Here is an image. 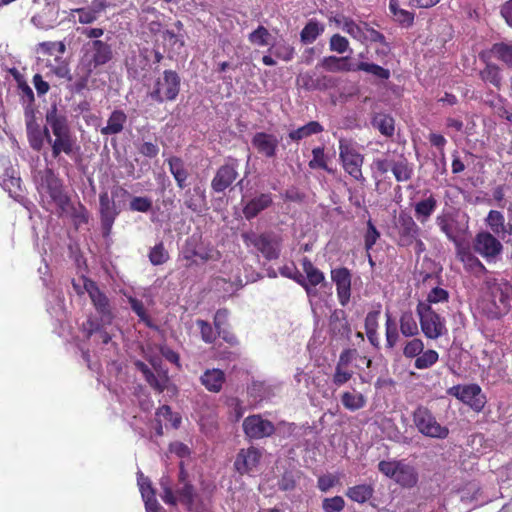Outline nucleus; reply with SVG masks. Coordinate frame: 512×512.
Wrapping results in <instances>:
<instances>
[{"label":"nucleus","mask_w":512,"mask_h":512,"mask_svg":"<svg viewBox=\"0 0 512 512\" xmlns=\"http://www.w3.org/2000/svg\"><path fill=\"white\" fill-rule=\"evenodd\" d=\"M472 249L468 243L457 245L455 247L456 257L468 273L473 274L475 277H480L486 274L488 270Z\"/></svg>","instance_id":"18"},{"label":"nucleus","mask_w":512,"mask_h":512,"mask_svg":"<svg viewBox=\"0 0 512 512\" xmlns=\"http://www.w3.org/2000/svg\"><path fill=\"white\" fill-rule=\"evenodd\" d=\"M83 287L101 319L110 323L113 319V313L106 294L100 290L95 281L87 277H83Z\"/></svg>","instance_id":"15"},{"label":"nucleus","mask_w":512,"mask_h":512,"mask_svg":"<svg viewBox=\"0 0 512 512\" xmlns=\"http://www.w3.org/2000/svg\"><path fill=\"white\" fill-rule=\"evenodd\" d=\"M127 122V115L123 110L115 109L110 114L107 125L102 127L100 132L102 135H116L123 131Z\"/></svg>","instance_id":"28"},{"label":"nucleus","mask_w":512,"mask_h":512,"mask_svg":"<svg viewBox=\"0 0 512 512\" xmlns=\"http://www.w3.org/2000/svg\"><path fill=\"white\" fill-rule=\"evenodd\" d=\"M302 269L306 274V281L308 289L310 286L316 287L325 280L324 273L313 265L309 258L304 257L301 262Z\"/></svg>","instance_id":"35"},{"label":"nucleus","mask_w":512,"mask_h":512,"mask_svg":"<svg viewBox=\"0 0 512 512\" xmlns=\"http://www.w3.org/2000/svg\"><path fill=\"white\" fill-rule=\"evenodd\" d=\"M342 405L349 411H357L366 406V397L360 392H343L341 395Z\"/></svg>","instance_id":"41"},{"label":"nucleus","mask_w":512,"mask_h":512,"mask_svg":"<svg viewBox=\"0 0 512 512\" xmlns=\"http://www.w3.org/2000/svg\"><path fill=\"white\" fill-rule=\"evenodd\" d=\"M324 128L318 121H310L307 124L289 132L288 137L292 141H300L314 134L323 132Z\"/></svg>","instance_id":"38"},{"label":"nucleus","mask_w":512,"mask_h":512,"mask_svg":"<svg viewBox=\"0 0 512 512\" xmlns=\"http://www.w3.org/2000/svg\"><path fill=\"white\" fill-rule=\"evenodd\" d=\"M82 61L85 63L88 73L106 65L113 59L112 46L102 40H91L83 46Z\"/></svg>","instance_id":"9"},{"label":"nucleus","mask_w":512,"mask_h":512,"mask_svg":"<svg viewBox=\"0 0 512 512\" xmlns=\"http://www.w3.org/2000/svg\"><path fill=\"white\" fill-rule=\"evenodd\" d=\"M226 380L225 374L220 369H207L200 377L201 384L210 392L221 391Z\"/></svg>","instance_id":"27"},{"label":"nucleus","mask_w":512,"mask_h":512,"mask_svg":"<svg viewBox=\"0 0 512 512\" xmlns=\"http://www.w3.org/2000/svg\"><path fill=\"white\" fill-rule=\"evenodd\" d=\"M325 30V26L316 19H310L300 32L301 42L304 44L313 43Z\"/></svg>","instance_id":"37"},{"label":"nucleus","mask_w":512,"mask_h":512,"mask_svg":"<svg viewBox=\"0 0 512 512\" xmlns=\"http://www.w3.org/2000/svg\"><path fill=\"white\" fill-rule=\"evenodd\" d=\"M45 119L51 129L50 133H46V142L51 147V155L54 159L60 161L62 153L70 156L80 150L77 139L71 131L67 115L64 111L59 110L56 104H52L47 110Z\"/></svg>","instance_id":"1"},{"label":"nucleus","mask_w":512,"mask_h":512,"mask_svg":"<svg viewBox=\"0 0 512 512\" xmlns=\"http://www.w3.org/2000/svg\"><path fill=\"white\" fill-rule=\"evenodd\" d=\"M448 394L468 405L473 411L481 412L487 398L478 384L455 385L448 390Z\"/></svg>","instance_id":"11"},{"label":"nucleus","mask_w":512,"mask_h":512,"mask_svg":"<svg viewBox=\"0 0 512 512\" xmlns=\"http://www.w3.org/2000/svg\"><path fill=\"white\" fill-rule=\"evenodd\" d=\"M0 184L4 190L9 193V196L18 200L21 196V179L9 174L6 171L0 178Z\"/></svg>","instance_id":"42"},{"label":"nucleus","mask_w":512,"mask_h":512,"mask_svg":"<svg viewBox=\"0 0 512 512\" xmlns=\"http://www.w3.org/2000/svg\"><path fill=\"white\" fill-rule=\"evenodd\" d=\"M339 159L342 167L354 180L364 183L366 181L362 173L364 156L357 148L344 138L339 140Z\"/></svg>","instance_id":"7"},{"label":"nucleus","mask_w":512,"mask_h":512,"mask_svg":"<svg viewBox=\"0 0 512 512\" xmlns=\"http://www.w3.org/2000/svg\"><path fill=\"white\" fill-rule=\"evenodd\" d=\"M480 79L488 85L500 90L502 87V74L501 69L494 63H487L485 67L479 72Z\"/></svg>","instance_id":"32"},{"label":"nucleus","mask_w":512,"mask_h":512,"mask_svg":"<svg viewBox=\"0 0 512 512\" xmlns=\"http://www.w3.org/2000/svg\"><path fill=\"white\" fill-rule=\"evenodd\" d=\"M372 126L386 136L391 137L395 131V121L392 116L385 113H376L372 118Z\"/></svg>","instance_id":"36"},{"label":"nucleus","mask_w":512,"mask_h":512,"mask_svg":"<svg viewBox=\"0 0 512 512\" xmlns=\"http://www.w3.org/2000/svg\"><path fill=\"white\" fill-rule=\"evenodd\" d=\"M412 420L422 435L435 439H445L449 429L437 422L433 413L425 406H418L412 413Z\"/></svg>","instance_id":"8"},{"label":"nucleus","mask_w":512,"mask_h":512,"mask_svg":"<svg viewBox=\"0 0 512 512\" xmlns=\"http://www.w3.org/2000/svg\"><path fill=\"white\" fill-rule=\"evenodd\" d=\"M364 23L365 22L356 23L350 18H344L342 29L354 39L360 42H365Z\"/></svg>","instance_id":"48"},{"label":"nucleus","mask_w":512,"mask_h":512,"mask_svg":"<svg viewBox=\"0 0 512 512\" xmlns=\"http://www.w3.org/2000/svg\"><path fill=\"white\" fill-rule=\"evenodd\" d=\"M242 426L245 435L250 439L266 438L275 432L274 424L259 414L246 417Z\"/></svg>","instance_id":"17"},{"label":"nucleus","mask_w":512,"mask_h":512,"mask_svg":"<svg viewBox=\"0 0 512 512\" xmlns=\"http://www.w3.org/2000/svg\"><path fill=\"white\" fill-rule=\"evenodd\" d=\"M491 53L508 67H512V44L505 42L494 43L491 47Z\"/></svg>","instance_id":"46"},{"label":"nucleus","mask_w":512,"mask_h":512,"mask_svg":"<svg viewBox=\"0 0 512 512\" xmlns=\"http://www.w3.org/2000/svg\"><path fill=\"white\" fill-rule=\"evenodd\" d=\"M169 170L173 175L177 186L184 189L187 186L188 171L185 167L184 161L176 156L168 159Z\"/></svg>","instance_id":"33"},{"label":"nucleus","mask_w":512,"mask_h":512,"mask_svg":"<svg viewBox=\"0 0 512 512\" xmlns=\"http://www.w3.org/2000/svg\"><path fill=\"white\" fill-rule=\"evenodd\" d=\"M251 243L269 261L277 259L280 255V240L271 233L255 236Z\"/></svg>","instance_id":"23"},{"label":"nucleus","mask_w":512,"mask_h":512,"mask_svg":"<svg viewBox=\"0 0 512 512\" xmlns=\"http://www.w3.org/2000/svg\"><path fill=\"white\" fill-rule=\"evenodd\" d=\"M238 167V159L228 157L226 162L217 169L211 180V189L215 193L224 192L238 178Z\"/></svg>","instance_id":"16"},{"label":"nucleus","mask_w":512,"mask_h":512,"mask_svg":"<svg viewBox=\"0 0 512 512\" xmlns=\"http://www.w3.org/2000/svg\"><path fill=\"white\" fill-rule=\"evenodd\" d=\"M391 171L398 182H406L413 176V166L403 156L392 163Z\"/></svg>","instance_id":"39"},{"label":"nucleus","mask_w":512,"mask_h":512,"mask_svg":"<svg viewBox=\"0 0 512 512\" xmlns=\"http://www.w3.org/2000/svg\"><path fill=\"white\" fill-rule=\"evenodd\" d=\"M128 302L130 304L131 309L139 317L140 321H142L147 327L153 328L154 325L152 323L151 317L148 315L143 302L134 297H129Z\"/></svg>","instance_id":"52"},{"label":"nucleus","mask_w":512,"mask_h":512,"mask_svg":"<svg viewBox=\"0 0 512 512\" xmlns=\"http://www.w3.org/2000/svg\"><path fill=\"white\" fill-rule=\"evenodd\" d=\"M180 485L181 486L176 490L179 501L184 504L188 510H191L196 497L195 488L191 482L181 483Z\"/></svg>","instance_id":"45"},{"label":"nucleus","mask_w":512,"mask_h":512,"mask_svg":"<svg viewBox=\"0 0 512 512\" xmlns=\"http://www.w3.org/2000/svg\"><path fill=\"white\" fill-rule=\"evenodd\" d=\"M512 284L503 278L487 276L483 282V294L479 308L490 320H498L510 310Z\"/></svg>","instance_id":"2"},{"label":"nucleus","mask_w":512,"mask_h":512,"mask_svg":"<svg viewBox=\"0 0 512 512\" xmlns=\"http://www.w3.org/2000/svg\"><path fill=\"white\" fill-rule=\"evenodd\" d=\"M436 224L447 239L457 245L465 243L464 239L469 230L468 217L459 219L453 214H440L436 217Z\"/></svg>","instance_id":"10"},{"label":"nucleus","mask_w":512,"mask_h":512,"mask_svg":"<svg viewBox=\"0 0 512 512\" xmlns=\"http://www.w3.org/2000/svg\"><path fill=\"white\" fill-rule=\"evenodd\" d=\"M149 261L154 266L164 264L169 259L168 251L164 247V243L161 241L152 247L148 254Z\"/></svg>","instance_id":"51"},{"label":"nucleus","mask_w":512,"mask_h":512,"mask_svg":"<svg viewBox=\"0 0 512 512\" xmlns=\"http://www.w3.org/2000/svg\"><path fill=\"white\" fill-rule=\"evenodd\" d=\"M485 222L494 234L500 235L502 229L504 228L505 218L502 212L498 210H490L485 219Z\"/></svg>","instance_id":"50"},{"label":"nucleus","mask_w":512,"mask_h":512,"mask_svg":"<svg viewBox=\"0 0 512 512\" xmlns=\"http://www.w3.org/2000/svg\"><path fill=\"white\" fill-rule=\"evenodd\" d=\"M262 459V452L260 449L250 446L242 448L237 453L234 461V468L240 475L250 474L253 472Z\"/></svg>","instance_id":"19"},{"label":"nucleus","mask_w":512,"mask_h":512,"mask_svg":"<svg viewBox=\"0 0 512 512\" xmlns=\"http://www.w3.org/2000/svg\"><path fill=\"white\" fill-rule=\"evenodd\" d=\"M472 248L487 262L495 261L503 252L501 241L489 231L478 232L473 239Z\"/></svg>","instance_id":"13"},{"label":"nucleus","mask_w":512,"mask_h":512,"mask_svg":"<svg viewBox=\"0 0 512 512\" xmlns=\"http://www.w3.org/2000/svg\"><path fill=\"white\" fill-rule=\"evenodd\" d=\"M424 350V343L420 338L412 337L403 347V355L406 358H417Z\"/></svg>","instance_id":"56"},{"label":"nucleus","mask_w":512,"mask_h":512,"mask_svg":"<svg viewBox=\"0 0 512 512\" xmlns=\"http://www.w3.org/2000/svg\"><path fill=\"white\" fill-rule=\"evenodd\" d=\"M328 329L330 335L335 339L348 338L351 333V327L347 319V314L343 309H335L329 316Z\"/></svg>","instance_id":"25"},{"label":"nucleus","mask_w":512,"mask_h":512,"mask_svg":"<svg viewBox=\"0 0 512 512\" xmlns=\"http://www.w3.org/2000/svg\"><path fill=\"white\" fill-rule=\"evenodd\" d=\"M385 336L386 348L393 349L399 340V332L397 330L396 323L392 320L389 314H387L385 322Z\"/></svg>","instance_id":"53"},{"label":"nucleus","mask_w":512,"mask_h":512,"mask_svg":"<svg viewBox=\"0 0 512 512\" xmlns=\"http://www.w3.org/2000/svg\"><path fill=\"white\" fill-rule=\"evenodd\" d=\"M270 32L263 25H259L248 35V40L251 44L257 46H267L269 44Z\"/></svg>","instance_id":"55"},{"label":"nucleus","mask_w":512,"mask_h":512,"mask_svg":"<svg viewBox=\"0 0 512 512\" xmlns=\"http://www.w3.org/2000/svg\"><path fill=\"white\" fill-rule=\"evenodd\" d=\"M152 207V199L147 196H133L129 202V210L132 212L148 213Z\"/></svg>","instance_id":"54"},{"label":"nucleus","mask_w":512,"mask_h":512,"mask_svg":"<svg viewBox=\"0 0 512 512\" xmlns=\"http://www.w3.org/2000/svg\"><path fill=\"white\" fill-rule=\"evenodd\" d=\"M146 382L154 389L156 390L158 393H162L164 392L167 387H168V383L170 381L169 379V376L167 374V372H163L162 374H159L158 376H156L152 370L147 373L145 376H144Z\"/></svg>","instance_id":"49"},{"label":"nucleus","mask_w":512,"mask_h":512,"mask_svg":"<svg viewBox=\"0 0 512 512\" xmlns=\"http://www.w3.org/2000/svg\"><path fill=\"white\" fill-rule=\"evenodd\" d=\"M181 78L174 70H165L162 76L158 77L153 89L148 96L157 103L175 101L180 93Z\"/></svg>","instance_id":"5"},{"label":"nucleus","mask_w":512,"mask_h":512,"mask_svg":"<svg viewBox=\"0 0 512 512\" xmlns=\"http://www.w3.org/2000/svg\"><path fill=\"white\" fill-rule=\"evenodd\" d=\"M437 208V200L433 195L415 204L414 211L418 221L422 224L428 221Z\"/></svg>","instance_id":"34"},{"label":"nucleus","mask_w":512,"mask_h":512,"mask_svg":"<svg viewBox=\"0 0 512 512\" xmlns=\"http://www.w3.org/2000/svg\"><path fill=\"white\" fill-rule=\"evenodd\" d=\"M294 53V48L286 42H282L274 46L273 50V54L275 55V57L286 62L291 61L293 59Z\"/></svg>","instance_id":"64"},{"label":"nucleus","mask_w":512,"mask_h":512,"mask_svg":"<svg viewBox=\"0 0 512 512\" xmlns=\"http://www.w3.org/2000/svg\"><path fill=\"white\" fill-rule=\"evenodd\" d=\"M397 233L396 243L399 247H410L417 237L420 236L421 229L413 217L406 211H401L395 222Z\"/></svg>","instance_id":"14"},{"label":"nucleus","mask_w":512,"mask_h":512,"mask_svg":"<svg viewBox=\"0 0 512 512\" xmlns=\"http://www.w3.org/2000/svg\"><path fill=\"white\" fill-rule=\"evenodd\" d=\"M39 48L43 54L63 55L66 51V45L62 41H46L39 44Z\"/></svg>","instance_id":"59"},{"label":"nucleus","mask_w":512,"mask_h":512,"mask_svg":"<svg viewBox=\"0 0 512 512\" xmlns=\"http://www.w3.org/2000/svg\"><path fill=\"white\" fill-rule=\"evenodd\" d=\"M340 483V477L335 474H324L318 477L317 487L321 492H328Z\"/></svg>","instance_id":"63"},{"label":"nucleus","mask_w":512,"mask_h":512,"mask_svg":"<svg viewBox=\"0 0 512 512\" xmlns=\"http://www.w3.org/2000/svg\"><path fill=\"white\" fill-rule=\"evenodd\" d=\"M331 279L335 283L338 301L345 307L351 298V273L346 267L335 268L331 271Z\"/></svg>","instance_id":"21"},{"label":"nucleus","mask_w":512,"mask_h":512,"mask_svg":"<svg viewBox=\"0 0 512 512\" xmlns=\"http://www.w3.org/2000/svg\"><path fill=\"white\" fill-rule=\"evenodd\" d=\"M353 71H363L381 80H388L390 78V71L378 64L359 62L354 65Z\"/></svg>","instance_id":"44"},{"label":"nucleus","mask_w":512,"mask_h":512,"mask_svg":"<svg viewBox=\"0 0 512 512\" xmlns=\"http://www.w3.org/2000/svg\"><path fill=\"white\" fill-rule=\"evenodd\" d=\"M345 508V501L341 496L324 498L322 501L323 512H342Z\"/></svg>","instance_id":"58"},{"label":"nucleus","mask_w":512,"mask_h":512,"mask_svg":"<svg viewBox=\"0 0 512 512\" xmlns=\"http://www.w3.org/2000/svg\"><path fill=\"white\" fill-rule=\"evenodd\" d=\"M312 156L313 158L309 161V167L311 169L320 168L329 171L323 147H315L312 150Z\"/></svg>","instance_id":"62"},{"label":"nucleus","mask_w":512,"mask_h":512,"mask_svg":"<svg viewBox=\"0 0 512 512\" xmlns=\"http://www.w3.org/2000/svg\"><path fill=\"white\" fill-rule=\"evenodd\" d=\"M439 354L436 350L428 349L422 351L421 354L415 359L414 367L419 370L428 369L437 363Z\"/></svg>","instance_id":"47"},{"label":"nucleus","mask_w":512,"mask_h":512,"mask_svg":"<svg viewBox=\"0 0 512 512\" xmlns=\"http://www.w3.org/2000/svg\"><path fill=\"white\" fill-rule=\"evenodd\" d=\"M345 495L353 502L364 504L374 495V487L371 484H358L348 487Z\"/></svg>","instance_id":"31"},{"label":"nucleus","mask_w":512,"mask_h":512,"mask_svg":"<svg viewBox=\"0 0 512 512\" xmlns=\"http://www.w3.org/2000/svg\"><path fill=\"white\" fill-rule=\"evenodd\" d=\"M273 205V195L271 193H260L251 198L243 207V215L247 220L257 217L262 211Z\"/></svg>","instance_id":"26"},{"label":"nucleus","mask_w":512,"mask_h":512,"mask_svg":"<svg viewBox=\"0 0 512 512\" xmlns=\"http://www.w3.org/2000/svg\"><path fill=\"white\" fill-rule=\"evenodd\" d=\"M298 82L308 91H325L336 87L337 80L332 76L314 72H306L298 77Z\"/></svg>","instance_id":"22"},{"label":"nucleus","mask_w":512,"mask_h":512,"mask_svg":"<svg viewBox=\"0 0 512 512\" xmlns=\"http://www.w3.org/2000/svg\"><path fill=\"white\" fill-rule=\"evenodd\" d=\"M128 194V191L120 186L112 190V197L109 196L107 191H102L99 194V218L103 237L110 236L113 225L121 212L113 198Z\"/></svg>","instance_id":"3"},{"label":"nucleus","mask_w":512,"mask_h":512,"mask_svg":"<svg viewBox=\"0 0 512 512\" xmlns=\"http://www.w3.org/2000/svg\"><path fill=\"white\" fill-rule=\"evenodd\" d=\"M151 53L150 49L146 47L130 50L125 58V66L128 74L133 78H137L143 74L149 67Z\"/></svg>","instance_id":"20"},{"label":"nucleus","mask_w":512,"mask_h":512,"mask_svg":"<svg viewBox=\"0 0 512 512\" xmlns=\"http://www.w3.org/2000/svg\"><path fill=\"white\" fill-rule=\"evenodd\" d=\"M380 238V232L371 220L367 222V230L364 235V245L367 252H369Z\"/></svg>","instance_id":"61"},{"label":"nucleus","mask_w":512,"mask_h":512,"mask_svg":"<svg viewBox=\"0 0 512 512\" xmlns=\"http://www.w3.org/2000/svg\"><path fill=\"white\" fill-rule=\"evenodd\" d=\"M421 331L427 339L436 340L448 333L446 320L429 304L419 302L416 307Z\"/></svg>","instance_id":"6"},{"label":"nucleus","mask_w":512,"mask_h":512,"mask_svg":"<svg viewBox=\"0 0 512 512\" xmlns=\"http://www.w3.org/2000/svg\"><path fill=\"white\" fill-rule=\"evenodd\" d=\"M251 143L257 152L266 158H274L277 154L279 140L273 134L257 132L252 137Z\"/></svg>","instance_id":"24"},{"label":"nucleus","mask_w":512,"mask_h":512,"mask_svg":"<svg viewBox=\"0 0 512 512\" xmlns=\"http://www.w3.org/2000/svg\"><path fill=\"white\" fill-rule=\"evenodd\" d=\"M50 127L45 126L41 128L38 124L27 125V136L30 147L37 152H40L46 141V133H50Z\"/></svg>","instance_id":"30"},{"label":"nucleus","mask_w":512,"mask_h":512,"mask_svg":"<svg viewBox=\"0 0 512 512\" xmlns=\"http://www.w3.org/2000/svg\"><path fill=\"white\" fill-rule=\"evenodd\" d=\"M399 329L404 337L411 338L419 334L418 324L410 311L403 312L399 319Z\"/></svg>","instance_id":"40"},{"label":"nucleus","mask_w":512,"mask_h":512,"mask_svg":"<svg viewBox=\"0 0 512 512\" xmlns=\"http://www.w3.org/2000/svg\"><path fill=\"white\" fill-rule=\"evenodd\" d=\"M199 250L192 240H187L182 250V257L186 261L185 267L191 268L197 264L195 257H198Z\"/></svg>","instance_id":"57"},{"label":"nucleus","mask_w":512,"mask_h":512,"mask_svg":"<svg viewBox=\"0 0 512 512\" xmlns=\"http://www.w3.org/2000/svg\"><path fill=\"white\" fill-rule=\"evenodd\" d=\"M138 485L144 502L156 499L155 490L152 487V483L148 477H144L143 474H140L138 477Z\"/></svg>","instance_id":"60"},{"label":"nucleus","mask_w":512,"mask_h":512,"mask_svg":"<svg viewBox=\"0 0 512 512\" xmlns=\"http://www.w3.org/2000/svg\"><path fill=\"white\" fill-rule=\"evenodd\" d=\"M349 57L327 56L324 57L316 66L329 72H350L354 69V64L348 62Z\"/></svg>","instance_id":"29"},{"label":"nucleus","mask_w":512,"mask_h":512,"mask_svg":"<svg viewBox=\"0 0 512 512\" xmlns=\"http://www.w3.org/2000/svg\"><path fill=\"white\" fill-rule=\"evenodd\" d=\"M204 195L200 187L189 189L184 194V205L192 212H201Z\"/></svg>","instance_id":"43"},{"label":"nucleus","mask_w":512,"mask_h":512,"mask_svg":"<svg viewBox=\"0 0 512 512\" xmlns=\"http://www.w3.org/2000/svg\"><path fill=\"white\" fill-rule=\"evenodd\" d=\"M40 187L45 189L50 198L61 209L65 210L70 204V197L64 190L63 181L53 169L46 168L41 175Z\"/></svg>","instance_id":"12"},{"label":"nucleus","mask_w":512,"mask_h":512,"mask_svg":"<svg viewBox=\"0 0 512 512\" xmlns=\"http://www.w3.org/2000/svg\"><path fill=\"white\" fill-rule=\"evenodd\" d=\"M378 470L402 487L411 488L418 482L415 467L405 460H382L378 463Z\"/></svg>","instance_id":"4"}]
</instances>
